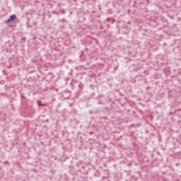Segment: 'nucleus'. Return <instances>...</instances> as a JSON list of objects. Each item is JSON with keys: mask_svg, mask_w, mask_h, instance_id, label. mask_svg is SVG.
<instances>
[{"mask_svg": "<svg viewBox=\"0 0 181 181\" xmlns=\"http://www.w3.org/2000/svg\"><path fill=\"white\" fill-rule=\"evenodd\" d=\"M4 165H9V162H8V161H5V162L4 163Z\"/></svg>", "mask_w": 181, "mask_h": 181, "instance_id": "obj_3", "label": "nucleus"}, {"mask_svg": "<svg viewBox=\"0 0 181 181\" xmlns=\"http://www.w3.org/2000/svg\"><path fill=\"white\" fill-rule=\"evenodd\" d=\"M21 40H23V42H26V37H22Z\"/></svg>", "mask_w": 181, "mask_h": 181, "instance_id": "obj_2", "label": "nucleus"}, {"mask_svg": "<svg viewBox=\"0 0 181 181\" xmlns=\"http://www.w3.org/2000/svg\"><path fill=\"white\" fill-rule=\"evenodd\" d=\"M16 15L13 14L11 15L9 18L6 21V23H10V22H13V21H16Z\"/></svg>", "mask_w": 181, "mask_h": 181, "instance_id": "obj_1", "label": "nucleus"}, {"mask_svg": "<svg viewBox=\"0 0 181 181\" xmlns=\"http://www.w3.org/2000/svg\"><path fill=\"white\" fill-rule=\"evenodd\" d=\"M53 13H56V12L54 11Z\"/></svg>", "mask_w": 181, "mask_h": 181, "instance_id": "obj_4", "label": "nucleus"}]
</instances>
